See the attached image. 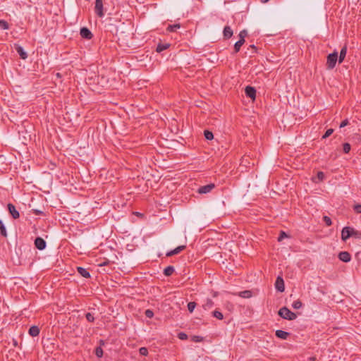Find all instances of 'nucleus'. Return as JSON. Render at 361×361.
<instances>
[{
  "label": "nucleus",
  "mask_w": 361,
  "mask_h": 361,
  "mask_svg": "<svg viewBox=\"0 0 361 361\" xmlns=\"http://www.w3.org/2000/svg\"><path fill=\"white\" fill-rule=\"evenodd\" d=\"M8 209L13 219H16L20 217L19 212L16 210L15 206L13 204L9 203L8 204Z\"/></svg>",
  "instance_id": "nucleus-9"
},
{
  "label": "nucleus",
  "mask_w": 361,
  "mask_h": 361,
  "mask_svg": "<svg viewBox=\"0 0 361 361\" xmlns=\"http://www.w3.org/2000/svg\"><path fill=\"white\" fill-rule=\"evenodd\" d=\"M351 229L352 227L345 226L341 231V239L343 241H346L349 238L351 237Z\"/></svg>",
  "instance_id": "nucleus-4"
},
{
  "label": "nucleus",
  "mask_w": 361,
  "mask_h": 361,
  "mask_svg": "<svg viewBox=\"0 0 361 361\" xmlns=\"http://www.w3.org/2000/svg\"><path fill=\"white\" fill-rule=\"evenodd\" d=\"M334 132V129L332 128H329L328 129L326 133L324 134V135L322 136V139H326L328 137H329Z\"/></svg>",
  "instance_id": "nucleus-36"
},
{
  "label": "nucleus",
  "mask_w": 361,
  "mask_h": 361,
  "mask_svg": "<svg viewBox=\"0 0 361 361\" xmlns=\"http://www.w3.org/2000/svg\"><path fill=\"white\" fill-rule=\"evenodd\" d=\"M338 259L343 262H349L351 259V256L348 252L342 251L338 254Z\"/></svg>",
  "instance_id": "nucleus-10"
},
{
  "label": "nucleus",
  "mask_w": 361,
  "mask_h": 361,
  "mask_svg": "<svg viewBox=\"0 0 361 361\" xmlns=\"http://www.w3.org/2000/svg\"><path fill=\"white\" fill-rule=\"evenodd\" d=\"M302 303L300 300H297L294 301L293 303L292 304V307L294 309H300L302 307Z\"/></svg>",
  "instance_id": "nucleus-30"
},
{
  "label": "nucleus",
  "mask_w": 361,
  "mask_h": 361,
  "mask_svg": "<svg viewBox=\"0 0 361 361\" xmlns=\"http://www.w3.org/2000/svg\"><path fill=\"white\" fill-rule=\"evenodd\" d=\"M276 289L279 292H283L285 290L284 281L282 277L278 276L275 282Z\"/></svg>",
  "instance_id": "nucleus-6"
},
{
  "label": "nucleus",
  "mask_w": 361,
  "mask_h": 361,
  "mask_svg": "<svg viewBox=\"0 0 361 361\" xmlns=\"http://www.w3.org/2000/svg\"><path fill=\"white\" fill-rule=\"evenodd\" d=\"M178 338L180 340H185L188 338V335L185 333L180 332L178 334Z\"/></svg>",
  "instance_id": "nucleus-40"
},
{
  "label": "nucleus",
  "mask_w": 361,
  "mask_h": 361,
  "mask_svg": "<svg viewBox=\"0 0 361 361\" xmlns=\"http://www.w3.org/2000/svg\"><path fill=\"white\" fill-rule=\"evenodd\" d=\"M343 150L344 153H348L350 151V145L348 142L344 143L343 145Z\"/></svg>",
  "instance_id": "nucleus-33"
},
{
  "label": "nucleus",
  "mask_w": 361,
  "mask_h": 361,
  "mask_svg": "<svg viewBox=\"0 0 361 361\" xmlns=\"http://www.w3.org/2000/svg\"><path fill=\"white\" fill-rule=\"evenodd\" d=\"M337 60H338L337 51H334L333 53L329 54L327 56V59H326L327 69H329V70L333 69L336 66Z\"/></svg>",
  "instance_id": "nucleus-2"
},
{
  "label": "nucleus",
  "mask_w": 361,
  "mask_h": 361,
  "mask_svg": "<svg viewBox=\"0 0 361 361\" xmlns=\"http://www.w3.org/2000/svg\"><path fill=\"white\" fill-rule=\"evenodd\" d=\"M245 43V42H243V40H238L235 42L234 44V51L235 53H237L240 51L241 46Z\"/></svg>",
  "instance_id": "nucleus-24"
},
{
  "label": "nucleus",
  "mask_w": 361,
  "mask_h": 361,
  "mask_svg": "<svg viewBox=\"0 0 361 361\" xmlns=\"http://www.w3.org/2000/svg\"><path fill=\"white\" fill-rule=\"evenodd\" d=\"M109 264V261L106 260L105 262H104L103 263L100 264L99 266H105V265H107Z\"/></svg>",
  "instance_id": "nucleus-47"
},
{
  "label": "nucleus",
  "mask_w": 361,
  "mask_h": 361,
  "mask_svg": "<svg viewBox=\"0 0 361 361\" xmlns=\"http://www.w3.org/2000/svg\"><path fill=\"white\" fill-rule=\"evenodd\" d=\"M202 340H203L202 337L198 336H195L192 338V341H195V342H200Z\"/></svg>",
  "instance_id": "nucleus-43"
},
{
  "label": "nucleus",
  "mask_w": 361,
  "mask_h": 361,
  "mask_svg": "<svg viewBox=\"0 0 361 361\" xmlns=\"http://www.w3.org/2000/svg\"><path fill=\"white\" fill-rule=\"evenodd\" d=\"M204 135L205 138L208 140H212L214 138V135H213L212 132H211L208 130H205L204 131Z\"/></svg>",
  "instance_id": "nucleus-26"
},
{
  "label": "nucleus",
  "mask_w": 361,
  "mask_h": 361,
  "mask_svg": "<svg viewBox=\"0 0 361 361\" xmlns=\"http://www.w3.org/2000/svg\"><path fill=\"white\" fill-rule=\"evenodd\" d=\"M247 32L245 30L240 31L239 33V37H240L239 40H243V42H245V37L247 36Z\"/></svg>",
  "instance_id": "nucleus-32"
},
{
  "label": "nucleus",
  "mask_w": 361,
  "mask_h": 361,
  "mask_svg": "<svg viewBox=\"0 0 361 361\" xmlns=\"http://www.w3.org/2000/svg\"><path fill=\"white\" fill-rule=\"evenodd\" d=\"M245 94L247 97L251 98L252 100L255 99L256 97V90L251 86H247L245 87Z\"/></svg>",
  "instance_id": "nucleus-8"
},
{
  "label": "nucleus",
  "mask_w": 361,
  "mask_h": 361,
  "mask_svg": "<svg viewBox=\"0 0 361 361\" xmlns=\"http://www.w3.org/2000/svg\"><path fill=\"white\" fill-rule=\"evenodd\" d=\"M185 247H186L185 245L178 246L175 249L168 252L166 253V256L167 257H171V256H173L174 255H177V254L180 253L181 251H183V250H185Z\"/></svg>",
  "instance_id": "nucleus-13"
},
{
  "label": "nucleus",
  "mask_w": 361,
  "mask_h": 361,
  "mask_svg": "<svg viewBox=\"0 0 361 361\" xmlns=\"http://www.w3.org/2000/svg\"><path fill=\"white\" fill-rule=\"evenodd\" d=\"M349 123L348 122V119H345L344 121H343L341 124H340V128H343L346 126H348Z\"/></svg>",
  "instance_id": "nucleus-44"
},
{
  "label": "nucleus",
  "mask_w": 361,
  "mask_h": 361,
  "mask_svg": "<svg viewBox=\"0 0 361 361\" xmlns=\"http://www.w3.org/2000/svg\"><path fill=\"white\" fill-rule=\"evenodd\" d=\"M351 237H354L356 238H361V232L355 230L354 228L351 229Z\"/></svg>",
  "instance_id": "nucleus-27"
},
{
  "label": "nucleus",
  "mask_w": 361,
  "mask_h": 361,
  "mask_svg": "<svg viewBox=\"0 0 361 361\" xmlns=\"http://www.w3.org/2000/svg\"><path fill=\"white\" fill-rule=\"evenodd\" d=\"M279 315L283 319L288 320H294L297 318L295 313L291 312L288 307H281L278 312Z\"/></svg>",
  "instance_id": "nucleus-1"
},
{
  "label": "nucleus",
  "mask_w": 361,
  "mask_h": 361,
  "mask_svg": "<svg viewBox=\"0 0 361 361\" xmlns=\"http://www.w3.org/2000/svg\"><path fill=\"white\" fill-rule=\"evenodd\" d=\"M95 354L98 357H102L103 355V350L101 347H97L95 350Z\"/></svg>",
  "instance_id": "nucleus-35"
},
{
  "label": "nucleus",
  "mask_w": 361,
  "mask_h": 361,
  "mask_svg": "<svg viewBox=\"0 0 361 361\" xmlns=\"http://www.w3.org/2000/svg\"><path fill=\"white\" fill-rule=\"evenodd\" d=\"M276 336L281 339L286 340L290 334L287 331H284L283 330H276L275 333Z\"/></svg>",
  "instance_id": "nucleus-15"
},
{
  "label": "nucleus",
  "mask_w": 361,
  "mask_h": 361,
  "mask_svg": "<svg viewBox=\"0 0 361 361\" xmlns=\"http://www.w3.org/2000/svg\"><path fill=\"white\" fill-rule=\"evenodd\" d=\"M346 54H347V46L345 45L343 47V48L341 49V50L340 51L339 57L338 59L339 63H341L343 61V60L345 59V57L346 56Z\"/></svg>",
  "instance_id": "nucleus-14"
},
{
  "label": "nucleus",
  "mask_w": 361,
  "mask_h": 361,
  "mask_svg": "<svg viewBox=\"0 0 361 361\" xmlns=\"http://www.w3.org/2000/svg\"><path fill=\"white\" fill-rule=\"evenodd\" d=\"M56 76L57 78H61V73H57L56 74Z\"/></svg>",
  "instance_id": "nucleus-49"
},
{
  "label": "nucleus",
  "mask_w": 361,
  "mask_h": 361,
  "mask_svg": "<svg viewBox=\"0 0 361 361\" xmlns=\"http://www.w3.org/2000/svg\"><path fill=\"white\" fill-rule=\"evenodd\" d=\"M353 209L357 213L361 214V204H355Z\"/></svg>",
  "instance_id": "nucleus-41"
},
{
  "label": "nucleus",
  "mask_w": 361,
  "mask_h": 361,
  "mask_svg": "<svg viewBox=\"0 0 361 361\" xmlns=\"http://www.w3.org/2000/svg\"><path fill=\"white\" fill-rule=\"evenodd\" d=\"M284 237H287V235L286 234V233L284 231H281V233H280V235L279 236L278 238V240L279 241H281L282 240V239L284 238Z\"/></svg>",
  "instance_id": "nucleus-45"
},
{
  "label": "nucleus",
  "mask_w": 361,
  "mask_h": 361,
  "mask_svg": "<svg viewBox=\"0 0 361 361\" xmlns=\"http://www.w3.org/2000/svg\"><path fill=\"white\" fill-rule=\"evenodd\" d=\"M212 315L214 317H216V319H220V320L223 319V318H224L223 314L221 312H219V310H214L212 312Z\"/></svg>",
  "instance_id": "nucleus-28"
},
{
  "label": "nucleus",
  "mask_w": 361,
  "mask_h": 361,
  "mask_svg": "<svg viewBox=\"0 0 361 361\" xmlns=\"http://www.w3.org/2000/svg\"><path fill=\"white\" fill-rule=\"evenodd\" d=\"M77 270H78V272L83 277L86 278V279H88L90 277V274L89 273V271L83 268V267H77Z\"/></svg>",
  "instance_id": "nucleus-16"
},
{
  "label": "nucleus",
  "mask_w": 361,
  "mask_h": 361,
  "mask_svg": "<svg viewBox=\"0 0 361 361\" xmlns=\"http://www.w3.org/2000/svg\"><path fill=\"white\" fill-rule=\"evenodd\" d=\"M145 314L148 318H152L154 316V312L151 310H145Z\"/></svg>",
  "instance_id": "nucleus-39"
},
{
  "label": "nucleus",
  "mask_w": 361,
  "mask_h": 361,
  "mask_svg": "<svg viewBox=\"0 0 361 361\" xmlns=\"http://www.w3.org/2000/svg\"><path fill=\"white\" fill-rule=\"evenodd\" d=\"M324 173L322 171H319L317 173V178L319 180H323L324 178Z\"/></svg>",
  "instance_id": "nucleus-42"
},
{
  "label": "nucleus",
  "mask_w": 361,
  "mask_h": 361,
  "mask_svg": "<svg viewBox=\"0 0 361 361\" xmlns=\"http://www.w3.org/2000/svg\"><path fill=\"white\" fill-rule=\"evenodd\" d=\"M174 272V267L172 266H169L166 267L164 270V274L165 276H169Z\"/></svg>",
  "instance_id": "nucleus-21"
},
{
  "label": "nucleus",
  "mask_w": 361,
  "mask_h": 361,
  "mask_svg": "<svg viewBox=\"0 0 361 361\" xmlns=\"http://www.w3.org/2000/svg\"><path fill=\"white\" fill-rule=\"evenodd\" d=\"M0 233L4 237L7 236L6 230L5 226L1 220H0Z\"/></svg>",
  "instance_id": "nucleus-25"
},
{
  "label": "nucleus",
  "mask_w": 361,
  "mask_h": 361,
  "mask_svg": "<svg viewBox=\"0 0 361 361\" xmlns=\"http://www.w3.org/2000/svg\"><path fill=\"white\" fill-rule=\"evenodd\" d=\"M85 317H86L87 320L90 322H93L94 320V316L90 312L86 314Z\"/></svg>",
  "instance_id": "nucleus-38"
},
{
  "label": "nucleus",
  "mask_w": 361,
  "mask_h": 361,
  "mask_svg": "<svg viewBox=\"0 0 361 361\" xmlns=\"http://www.w3.org/2000/svg\"><path fill=\"white\" fill-rule=\"evenodd\" d=\"M323 220H324V221L325 222V224H326V225L327 226H331V224H332V221H331V218H330V217H329V216H324L323 217Z\"/></svg>",
  "instance_id": "nucleus-34"
},
{
  "label": "nucleus",
  "mask_w": 361,
  "mask_h": 361,
  "mask_svg": "<svg viewBox=\"0 0 361 361\" xmlns=\"http://www.w3.org/2000/svg\"><path fill=\"white\" fill-rule=\"evenodd\" d=\"M33 213H34L35 214H36V215H38V214H42V212L41 211H39V210L34 209V210H33Z\"/></svg>",
  "instance_id": "nucleus-46"
},
{
  "label": "nucleus",
  "mask_w": 361,
  "mask_h": 361,
  "mask_svg": "<svg viewBox=\"0 0 361 361\" xmlns=\"http://www.w3.org/2000/svg\"><path fill=\"white\" fill-rule=\"evenodd\" d=\"M14 47H15V49L16 50V51L18 52V54L20 55V58L22 59H27V53L24 51L23 48L20 46L19 44H14Z\"/></svg>",
  "instance_id": "nucleus-12"
},
{
  "label": "nucleus",
  "mask_w": 361,
  "mask_h": 361,
  "mask_svg": "<svg viewBox=\"0 0 361 361\" xmlns=\"http://www.w3.org/2000/svg\"><path fill=\"white\" fill-rule=\"evenodd\" d=\"M215 188V184L210 183L207 185L201 186L198 188L197 192L199 194H207L210 192Z\"/></svg>",
  "instance_id": "nucleus-3"
},
{
  "label": "nucleus",
  "mask_w": 361,
  "mask_h": 361,
  "mask_svg": "<svg viewBox=\"0 0 361 361\" xmlns=\"http://www.w3.org/2000/svg\"><path fill=\"white\" fill-rule=\"evenodd\" d=\"M180 27V24H174V25H169L166 30L169 32H176L177 29H179Z\"/></svg>",
  "instance_id": "nucleus-22"
},
{
  "label": "nucleus",
  "mask_w": 361,
  "mask_h": 361,
  "mask_svg": "<svg viewBox=\"0 0 361 361\" xmlns=\"http://www.w3.org/2000/svg\"><path fill=\"white\" fill-rule=\"evenodd\" d=\"M95 12L99 17L104 16L103 12V0H96L95 1Z\"/></svg>",
  "instance_id": "nucleus-5"
},
{
  "label": "nucleus",
  "mask_w": 361,
  "mask_h": 361,
  "mask_svg": "<svg viewBox=\"0 0 361 361\" xmlns=\"http://www.w3.org/2000/svg\"><path fill=\"white\" fill-rule=\"evenodd\" d=\"M213 305H214V302H213L211 299L208 298V299L207 300L206 303H205V304H204V305H202V307H203L205 310H209V309H210L211 307H213Z\"/></svg>",
  "instance_id": "nucleus-23"
},
{
  "label": "nucleus",
  "mask_w": 361,
  "mask_h": 361,
  "mask_svg": "<svg viewBox=\"0 0 361 361\" xmlns=\"http://www.w3.org/2000/svg\"><path fill=\"white\" fill-rule=\"evenodd\" d=\"M169 47V44H159L157 47L156 51L159 53L163 51L164 50L167 49Z\"/></svg>",
  "instance_id": "nucleus-20"
},
{
  "label": "nucleus",
  "mask_w": 361,
  "mask_h": 361,
  "mask_svg": "<svg viewBox=\"0 0 361 361\" xmlns=\"http://www.w3.org/2000/svg\"><path fill=\"white\" fill-rule=\"evenodd\" d=\"M39 334V329L37 326H32L29 329V334L31 336H37Z\"/></svg>",
  "instance_id": "nucleus-17"
},
{
  "label": "nucleus",
  "mask_w": 361,
  "mask_h": 361,
  "mask_svg": "<svg viewBox=\"0 0 361 361\" xmlns=\"http://www.w3.org/2000/svg\"><path fill=\"white\" fill-rule=\"evenodd\" d=\"M139 352H140V355H144V356H146L148 354V350L145 347L140 348L139 350Z\"/></svg>",
  "instance_id": "nucleus-37"
},
{
  "label": "nucleus",
  "mask_w": 361,
  "mask_h": 361,
  "mask_svg": "<svg viewBox=\"0 0 361 361\" xmlns=\"http://www.w3.org/2000/svg\"><path fill=\"white\" fill-rule=\"evenodd\" d=\"M0 28L8 30L9 28L8 23L4 20H0Z\"/></svg>",
  "instance_id": "nucleus-29"
},
{
  "label": "nucleus",
  "mask_w": 361,
  "mask_h": 361,
  "mask_svg": "<svg viewBox=\"0 0 361 361\" xmlns=\"http://www.w3.org/2000/svg\"><path fill=\"white\" fill-rule=\"evenodd\" d=\"M238 295L243 298H250L252 296V293L251 290H243L238 293Z\"/></svg>",
  "instance_id": "nucleus-19"
},
{
  "label": "nucleus",
  "mask_w": 361,
  "mask_h": 361,
  "mask_svg": "<svg viewBox=\"0 0 361 361\" xmlns=\"http://www.w3.org/2000/svg\"><path fill=\"white\" fill-rule=\"evenodd\" d=\"M250 47H251L252 49H255V51H256V49H257L256 47H255L254 44L251 45V46H250Z\"/></svg>",
  "instance_id": "nucleus-48"
},
{
  "label": "nucleus",
  "mask_w": 361,
  "mask_h": 361,
  "mask_svg": "<svg viewBox=\"0 0 361 361\" xmlns=\"http://www.w3.org/2000/svg\"><path fill=\"white\" fill-rule=\"evenodd\" d=\"M46 245H47L46 242L43 238H42L40 237H37L35 238V245L38 250H44L46 247Z\"/></svg>",
  "instance_id": "nucleus-7"
},
{
  "label": "nucleus",
  "mask_w": 361,
  "mask_h": 361,
  "mask_svg": "<svg viewBox=\"0 0 361 361\" xmlns=\"http://www.w3.org/2000/svg\"><path fill=\"white\" fill-rule=\"evenodd\" d=\"M224 36L226 39H229L233 35V30L229 26H226L224 29Z\"/></svg>",
  "instance_id": "nucleus-18"
},
{
  "label": "nucleus",
  "mask_w": 361,
  "mask_h": 361,
  "mask_svg": "<svg viewBox=\"0 0 361 361\" xmlns=\"http://www.w3.org/2000/svg\"><path fill=\"white\" fill-rule=\"evenodd\" d=\"M197 304L195 302H190L188 303V309L190 312H192Z\"/></svg>",
  "instance_id": "nucleus-31"
},
{
  "label": "nucleus",
  "mask_w": 361,
  "mask_h": 361,
  "mask_svg": "<svg viewBox=\"0 0 361 361\" xmlns=\"http://www.w3.org/2000/svg\"><path fill=\"white\" fill-rule=\"evenodd\" d=\"M80 35L82 38L90 39L92 37V34L90 30L87 27H82L80 29Z\"/></svg>",
  "instance_id": "nucleus-11"
}]
</instances>
